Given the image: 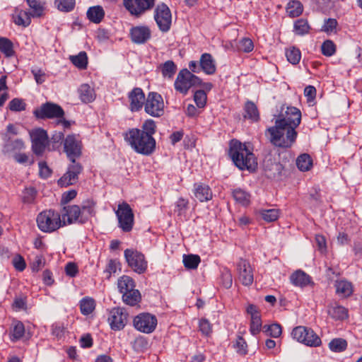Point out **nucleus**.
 I'll list each match as a JSON object with an SVG mask.
<instances>
[{"label":"nucleus","instance_id":"15","mask_svg":"<svg viewBox=\"0 0 362 362\" xmlns=\"http://www.w3.org/2000/svg\"><path fill=\"white\" fill-rule=\"evenodd\" d=\"M157 323L156 316L147 313H140L135 316L133 320L135 329L146 334L152 333L155 330Z\"/></svg>","mask_w":362,"mask_h":362},{"label":"nucleus","instance_id":"34","mask_svg":"<svg viewBox=\"0 0 362 362\" xmlns=\"http://www.w3.org/2000/svg\"><path fill=\"white\" fill-rule=\"evenodd\" d=\"M232 194L233 199L239 204L243 206H247L250 204L251 196L250 193L245 190L240 188H237L233 191Z\"/></svg>","mask_w":362,"mask_h":362},{"label":"nucleus","instance_id":"24","mask_svg":"<svg viewBox=\"0 0 362 362\" xmlns=\"http://www.w3.org/2000/svg\"><path fill=\"white\" fill-rule=\"evenodd\" d=\"M193 192L194 197L201 202H208L213 197V193L209 185L196 182L194 184Z\"/></svg>","mask_w":362,"mask_h":362},{"label":"nucleus","instance_id":"6","mask_svg":"<svg viewBox=\"0 0 362 362\" xmlns=\"http://www.w3.org/2000/svg\"><path fill=\"white\" fill-rule=\"evenodd\" d=\"M202 79L191 73L187 69L180 71L174 83L175 90L184 95L188 93L189 90L193 87L200 85Z\"/></svg>","mask_w":362,"mask_h":362},{"label":"nucleus","instance_id":"14","mask_svg":"<svg viewBox=\"0 0 362 362\" xmlns=\"http://www.w3.org/2000/svg\"><path fill=\"white\" fill-rule=\"evenodd\" d=\"M301 122V112L296 107H287L284 113H281L275 123L287 127H292L293 129L299 126Z\"/></svg>","mask_w":362,"mask_h":362},{"label":"nucleus","instance_id":"51","mask_svg":"<svg viewBox=\"0 0 362 362\" xmlns=\"http://www.w3.org/2000/svg\"><path fill=\"white\" fill-rule=\"evenodd\" d=\"M64 133L62 132H55L49 140V151H54L61 146L64 139Z\"/></svg>","mask_w":362,"mask_h":362},{"label":"nucleus","instance_id":"53","mask_svg":"<svg viewBox=\"0 0 362 362\" xmlns=\"http://www.w3.org/2000/svg\"><path fill=\"white\" fill-rule=\"evenodd\" d=\"M336 45L333 41L330 40H325L321 46L322 54L327 57H331L334 55L336 52Z\"/></svg>","mask_w":362,"mask_h":362},{"label":"nucleus","instance_id":"46","mask_svg":"<svg viewBox=\"0 0 362 362\" xmlns=\"http://www.w3.org/2000/svg\"><path fill=\"white\" fill-rule=\"evenodd\" d=\"M259 214L267 222H273L278 219L280 211L277 209H260Z\"/></svg>","mask_w":362,"mask_h":362},{"label":"nucleus","instance_id":"16","mask_svg":"<svg viewBox=\"0 0 362 362\" xmlns=\"http://www.w3.org/2000/svg\"><path fill=\"white\" fill-rule=\"evenodd\" d=\"M128 314L124 308H114L108 316V322L112 329L119 331L124 329L127 322Z\"/></svg>","mask_w":362,"mask_h":362},{"label":"nucleus","instance_id":"26","mask_svg":"<svg viewBox=\"0 0 362 362\" xmlns=\"http://www.w3.org/2000/svg\"><path fill=\"white\" fill-rule=\"evenodd\" d=\"M30 13L20 8H16L12 13L13 23L19 26L28 27L31 23Z\"/></svg>","mask_w":362,"mask_h":362},{"label":"nucleus","instance_id":"10","mask_svg":"<svg viewBox=\"0 0 362 362\" xmlns=\"http://www.w3.org/2000/svg\"><path fill=\"white\" fill-rule=\"evenodd\" d=\"M124 255L128 265L134 272L141 274L146 271L148 262L144 254L135 250L127 249Z\"/></svg>","mask_w":362,"mask_h":362},{"label":"nucleus","instance_id":"19","mask_svg":"<svg viewBox=\"0 0 362 362\" xmlns=\"http://www.w3.org/2000/svg\"><path fill=\"white\" fill-rule=\"evenodd\" d=\"M64 151L71 163L76 161V158L81 154V142L74 135H69L64 141Z\"/></svg>","mask_w":362,"mask_h":362},{"label":"nucleus","instance_id":"56","mask_svg":"<svg viewBox=\"0 0 362 362\" xmlns=\"http://www.w3.org/2000/svg\"><path fill=\"white\" fill-rule=\"evenodd\" d=\"M37 191L34 187L25 188L23 192V201L24 203L30 204L34 202Z\"/></svg>","mask_w":362,"mask_h":362},{"label":"nucleus","instance_id":"1","mask_svg":"<svg viewBox=\"0 0 362 362\" xmlns=\"http://www.w3.org/2000/svg\"><path fill=\"white\" fill-rule=\"evenodd\" d=\"M96 202L93 199H88L82 202L81 206L68 205L61 211L64 226L73 223H85L95 216Z\"/></svg>","mask_w":362,"mask_h":362},{"label":"nucleus","instance_id":"9","mask_svg":"<svg viewBox=\"0 0 362 362\" xmlns=\"http://www.w3.org/2000/svg\"><path fill=\"white\" fill-rule=\"evenodd\" d=\"M32 150L37 156H42L47 148L49 149V140L47 132L42 128L33 129L30 132Z\"/></svg>","mask_w":362,"mask_h":362},{"label":"nucleus","instance_id":"30","mask_svg":"<svg viewBox=\"0 0 362 362\" xmlns=\"http://www.w3.org/2000/svg\"><path fill=\"white\" fill-rule=\"evenodd\" d=\"M336 293L341 297H349L353 293L352 284L346 280H337L335 282Z\"/></svg>","mask_w":362,"mask_h":362},{"label":"nucleus","instance_id":"4","mask_svg":"<svg viewBox=\"0 0 362 362\" xmlns=\"http://www.w3.org/2000/svg\"><path fill=\"white\" fill-rule=\"evenodd\" d=\"M271 143L280 148H291L296 142L298 133L292 127L288 128L275 123L267 129Z\"/></svg>","mask_w":362,"mask_h":362},{"label":"nucleus","instance_id":"21","mask_svg":"<svg viewBox=\"0 0 362 362\" xmlns=\"http://www.w3.org/2000/svg\"><path fill=\"white\" fill-rule=\"evenodd\" d=\"M129 109L132 112L140 111L145 105L146 98L141 88H134L128 94Z\"/></svg>","mask_w":362,"mask_h":362},{"label":"nucleus","instance_id":"36","mask_svg":"<svg viewBox=\"0 0 362 362\" xmlns=\"http://www.w3.org/2000/svg\"><path fill=\"white\" fill-rule=\"evenodd\" d=\"M296 165L300 171H308L313 166V159L309 154L303 153L297 158Z\"/></svg>","mask_w":362,"mask_h":362},{"label":"nucleus","instance_id":"8","mask_svg":"<svg viewBox=\"0 0 362 362\" xmlns=\"http://www.w3.org/2000/svg\"><path fill=\"white\" fill-rule=\"evenodd\" d=\"M115 214L118 221V227L124 233L130 232L134 224V215L130 205L127 202L119 204Z\"/></svg>","mask_w":362,"mask_h":362},{"label":"nucleus","instance_id":"11","mask_svg":"<svg viewBox=\"0 0 362 362\" xmlns=\"http://www.w3.org/2000/svg\"><path fill=\"white\" fill-rule=\"evenodd\" d=\"M145 112L154 117H159L164 113V102L161 95L156 92H150L144 105Z\"/></svg>","mask_w":362,"mask_h":362},{"label":"nucleus","instance_id":"64","mask_svg":"<svg viewBox=\"0 0 362 362\" xmlns=\"http://www.w3.org/2000/svg\"><path fill=\"white\" fill-rule=\"evenodd\" d=\"M39 165V175L40 177L46 179L49 177L52 174V170L48 167L47 163L45 161H40L38 163Z\"/></svg>","mask_w":362,"mask_h":362},{"label":"nucleus","instance_id":"52","mask_svg":"<svg viewBox=\"0 0 362 362\" xmlns=\"http://www.w3.org/2000/svg\"><path fill=\"white\" fill-rule=\"evenodd\" d=\"M337 21L334 18H328L325 21L322 30L328 35L336 34L337 33Z\"/></svg>","mask_w":362,"mask_h":362},{"label":"nucleus","instance_id":"35","mask_svg":"<svg viewBox=\"0 0 362 362\" xmlns=\"http://www.w3.org/2000/svg\"><path fill=\"white\" fill-rule=\"evenodd\" d=\"M159 69L164 78H173L176 73L177 66L172 60H168L159 66Z\"/></svg>","mask_w":362,"mask_h":362},{"label":"nucleus","instance_id":"7","mask_svg":"<svg viewBox=\"0 0 362 362\" xmlns=\"http://www.w3.org/2000/svg\"><path fill=\"white\" fill-rule=\"evenodd\" d=\"M292 337L297 341L308 346L317 347L322 344L321 339L311 329L305 326H297L291 332Z\"/></svg>","mask_w":362,"mask_h":362},{"label":"nucleus","instance_id":"55","mask_svg":"<svg viewBox=\"0 0 362 362\" xmlns=\"http://www.w3.org/2000/svg\"><path fill=\"white\" fill-rule=\"evenodd\" d=\"M262 328V320L260 315H255L251 318L250 332L252 335L257 334Z\"/></svg>","mask_w":362,"mask_h":362},{"label":"nucleus","instance_id":"22","mask_svg":"<svg viewBox=\"0 0 362 362\" xmlns=\"http://www.w3.org/2000/svg\"><path fill=\"white\" fill-rule=\"evenodd\" d=\"M151 30L146 25L135 26L130 30L131 40L136 44H144L146 42L151 38Z\"/></svg>","mask_w":362,"mask_h":362},{"label":"nucleus","instance_id":"61","mask_svg":"<svg viewBox=\"0 0 362 362\" xmlns=\"http://www.w3.org/2000/svg\"><path fill=\"white\" fill-rule=\"evenodd\" d=\"M119 263L116 259H110L109 260L106 268L104 271V273L106 274V277L110 278L112 274H115L117 272V269L119 266Z\"/></svg>","mask_w":362,"mask_h":362},{"label":"nucleus","instance_id":"33","mask_svg":"<svg viewBox=\"0 0 362 362\" xmlns=\"http://www.w3.org/2000/svg\"><path fill=\"white\" fill-rule=\"evenodd\" d=\"M105 16V11L102 6H95L88 8L87 11V17L90 21L99 23L102 21Z\"/></svg>","mask_w":362,"mask_h":362},{"label":"nucleus","instance_id":"40","mask_svg":"<svg viewBox=\"0 0 362 362\" xmlns=\"http://www.w3.org/2000/svg\"><path fill=\"white\" fill-rule=\"evenodd\" d=\"M303 6L299 1L291 0L287 4L286 12L290 17H298L303 13Z\"/></svg>","mask_w":362,"mask_h":362},{"label":"nucleus","instance_id":"60","mask_svg":"<svg viewBox=\"0 0 362 362\" xmlns=\"http://www.w3.org/2000/svg\"><path fill=\"white\" fill-rule=\"evenodd\" d=\"M139 129L140 131H145L146 134L153 136V135L156 133V125L153 120L147 119L143 123L141 129Z\"/></svg>","mask_w":362,"mask_h":362},{"label":"nucleus","instance_id":"29","mask_svg":"<svg viewBox=\"0 0 362 362\" xmlns=\"http://www.w3.org/2000/svg\"><path fill=\"white\" fill-rule=\"evenodd\" d=\"M25 334V326L21 321L15 320L12 322L9 335L11 341H17L23 338Z\"/></svg>","mask_w":362,"mask_h":362},{"label":"nucleus","instance_id":"50","mask_svg":"<svg viewBox=\"0 0 362 362\" xmlns=\"http://www.w3.org/2000/svg\"><path fill=\"white\" fill-rule=\"evenodd\" d=\"M347 342L341 338L333 339L329 344V348L334 352H341L346 349Z\"/></svg>","mask_w":362,"mask_h":362},{"label":"nucleus","instance_id":"17","mask_svg":"<svg viewBox=\"0 0 362 362\" xmlns=\"http://www.w3.org/2000/svg\"><path fill=\"white\" fill-rule=\"evenodd\" d=\"M83 168L78 163L74 161L68 167L67 171L58 180L57 183L60 187H68L74 185L78 180V175L81 173Z\"/></svg>","mask_w":362,"mask_h":362},{"label":"nucleus","instance_id":"27","mask_svg":"<svg viewBox=\"0 0 362 362\" xmlns=\"http://www.w3.org/2000/svg\"><path fill=\"white\" fill-rule=\"evenodd\" d=\"M78 93L80 100L83 103H92L96 97L94 89L87 83L81 84L78 89Z\"/></svg>","mask_w":362,"mask_h":362},{"label":"nucleus","instance_id":"62","mask_svg":"<svg viewBox=\"0 0 362 362\" xmlns=\"http://www.w3.org/2000/svg\"><path fill=\"white\" fill-rule=\"evenodd\" d=\"M254 49L253 42L249 38H243L239 42V49L244 52H250Z\"/></svg>","mask_w":362,"mask_h":362},{"label":"nucleus","instance_id":"43","mask_svg":"<svg viewBox=\"0 0 362 362\" xmlns=\"http://www.w3.org/2000/svg\"><path fill=\"white\" fill-rule=\"evenodd\" d=\"M189 209V200L183 197H180L175 204L174 212L178 216H185Z\"/></svg>","mask_w":362,"mask_h":362},{"label":"nucleus","instance_id":"39","mask_svg":"<svg viewBox=\"0 0 362 362\" xmlns=\"http://www.w3.org/2000/svg\"><path fill=\"white\" fill-rule=\"evenodd\" d=\"M28 5L31 9L30 15L33 17H40L45 10V4L40 0H26Z\"/></svg>","mask_w":362,"mask_h":362},{"label":"nucleus","instance_id":"57","mask_svg":"<svg viewBox=\"0 0 362 362\" xmlns=\"http://www.w3.org/2000/svg\"><path fill=\"white\" fill-rule=\"evenodd\" d=\"M199 328L202 334L205 336H209L212 332V325L209 321L205 318L200 319Z\"/></svg>","mask_w":362,"mask_h":362},{"label":"nucleus","instance_id":"58","mask_svg":"<svg viewBox=\"0 0 362 362\" xmlns=\"http://www.w3.org/2000/svg\"><path fill=\"white\" fill-rule=\"evenodd\" d=\"M9 109L13 112H21L25 109V103L22 99L14 98L9 102Z\"/></svg>","mask_w":362,"mask_h":362},{"label":"nucleus","instance_id":"25","mask_svg":"<svg viewBox=\"0 0 362 362\" xmlns=\"http://www.w3.org/2000/svg\"><path fill=\"white\" fill-rule=\"evenodd\" d=\"M202 71L207 75H213L216 71V65L212 55L209 53H204L199 59Z\"/></svg>","mask_w":362,"mask_h":362},{"label":"nucleus","instance_id":"37","mask_svg":"<svg viewBox=\"0 0 362 362\" xmlns=\"http://www.w3.org/2000/svg\"><path fill=\"white\" fill-rule=\"evenodd\" d=\"M141 293L139 290L134 288L122 296V300L127 305L134 306L141 300Z\"/></svg>","mask_w":362,"mask_h":362},{"label":"nucleus","instance_id":"59","mask_svg":"<svg viewBox=\"0 0 362 362\" xmlns=\"http://www.w3.org/2000/svg\"><path fill=\"white\" fill-rule=\"evenodd\" d=\"M234 347L237 353L240 356H245L247 354V345L242 337H238Z\"/></svg>","mask_w":362,"mask_h":362},{"label":"nucleus","instance_id":"48","mask_svg":"<svg viewBox=\"0 0 362 362\" xmlns=\"http://www.w3.org/2000/svg\"><path fill=\"white\" fill-rule=\"evenodd\" d=\"M54 5L62 12H70L74 10L76 0H54Z\"/></svg>","mask_w":362,"mask_h":362},{"label":"nucleus","instance_id":"63","mask_svg":"<svg viewBox=\"0 0 362 362\" xmlns=\"http://www.w3.org/2000/svg\"><path fill=\"white\" fill-rule=\"evenodd\" d=\"M12 263L14 268L19 272H23L26 267L25 262L20 255H17L13 257Z\"/></svg>","mask_w":362,"mask_h":362},{"label":"nucleus","instance_id":"12","mask_svg":"<svg viewBox=\"0 0 362 362\" xmlns=\"http://www.w3.org/2000/svg\"><path fill=\"white\" fill-rule=\"evenodd\" d=\"M154 19L159 30L168 32L172 24V14L169 7L164 3L158 4L154 10Z\"/></svg>","mask_w":362,"mask_h":362},{"label":"nucleus","instance_id":"28","mask_svg":"<svg viewBox=\"0 0 362 362\" xmlns=\"http://www.w3.org/2000/svg\"><path fill=\"white\" fill-rule=\"evenodd\" d=\"M328 315L334 320H344L348 318V310L337 304L328 306Z\"/></svg>","mask_w":362,"mask_h":362},{"label":"nucleus","instance_id":"49","mask_svg":"<svg viewBox=\"0 0 362 362\" xmlns=\"http://www.w3.org/2000/svg\"><path fill=\"white\" fill-rule=\"evenodd\" d=\"M310 25L308 21L303 18L298 19L294 23V32L298 35H303L309 33Z\"/></svg>","mask_w":362,"mask_h":362},{"label":"nucleus","instance_id":"3","mask_svg":"<svg viewBox=\"0 0 362 362\" xmlns=\"http://www.w3.org/2000/svg\"><path fill=\"white\" fill-rule=\"evenodd\" d=\"M125 141L136 153L150 156L156 150V141L155 139L146 134L145 131H140L139 129L132 128L128 130L124 134Z\"/></svg>","mask_w":362,"mask_h":362},{"label":"nucleus","instance_id":"54","mask_svg":"<svg viewBox=\"0 0 362 362\" xmlns=\"http://www.w3.org/2000/svg\"><path fill=\"white\" fill-rule=\"evenodd\" d=\"M206 93L204 90H199L194 93V100L199 108H203L206 103Z\"/></svg>","mask_w":362,"mask_h":362},{"label":"nucleus","instance_id":"38","mask_svg":"<svg viewBox=\"0 0 362 362\" xmlns=\"http://www.w3.org/2000/svg\"><path fill=\"white\" fill-rule=\"evenodd\" d=\"M80 310L84 315H88L93 313L95 308V302L93 298L85 297L79 302Z\"/></svg>","mask_w":362,"mask_h":362},{"label":"nucleus","instance_id":"13","mask_svg":"<svg viewBox=\"0 0 362 362\" xmlns=\"http://www.w3.org/2000/svg\"><path fill=\"white\" fill-rule=\"evenodd\" d=\"M125 8L129 13L139 18L151 11L155 6L156 0H123Z\"/></svg>","mask_w":362,"mask_h":362},{"label":"nucleus","instance_id":"5","mask_svg":"<svg viewBox=\"0 0 362 362\" xmlns=\"http://www.w3.org/2000/svg\"><path fill=\"white\" fill-rule=\"evenodd\" d=\"M36 221L39 229L45 233H52L64 226L61 213L52 209L40 213Z\"/></svg>","mask_w":362,"mask_h":362},{"label":"nucleus","instance_id":"45","mask_svg":"<svg viewBox=\"0 0 362 362\" xmlns=\"http://www.w3.org/2000/svg\"><path fill=\"white\" fill-rule=\"evenodd\" d=\"M200 262V257L197 255H185L183 256V264L188 269H197Z\"/></svg>","mask_w":362,"mask_h":362},{"label":"nucleus","instance_id":"23","mask_svg":"<svg viewBox=\"0 0 362 362\" xmlns=\"http://www.w3.org/2000/svg\"><path fill=\"white\" fill-rule=\"evenodd\" d=\"M291 283L298 287L304 288L308 286H314L312 277L305 272L298 269L290 276Z\"/></svg>","mask_w":362,"mask_h":362},{"label":"nucleus","instance_id":"47","mask_svg":"<svg viewBox=\"0 0 362 362\" xmlns=\"http://www.w3.org/2000/svg\"><path fill=\"white\" fill-rule=\"evenodd\" d=\"M71 62L78 68L86 69L88 64V57L85 52H81L78 54L71 56Z\"/></svg>","mask_w":362,"mask_h":362},{"label":"nucleus","instance_id":"31","mask_svg":"<svg viewBox=\"0 0 362 362\" xmlns=\"http://www.w3.org/2000/svg\"><path fill=\"white\" fill-rule=\"evenodd\" d=\"M135 286L136 285L134 279L127 275L121 276L117 281V287L119 291L122 294V296L127 293V292L134 289Z\"/></svg>","mask_w":362,"mask_h":362},{"label":"nucleus","instance_id":"42","mask_svg":"<svg viewBox=\"0 0 362 362\" xmlns=\"http://www.w3.org/2000/svg\"><path fill=\"white\" fill-rule=\"evenodd\" d=\"M286 57L291 64L296 65L300 62L301 59V52L298 48L296 47H290L286 49Z\"/></svg>","mask_w":362,"mask_h":362},{"label":"nucleus","instance_id":"2","mask_svg":"<svg viewBox=\"0 0 362 362\" xmlns=\"http://www.w3.org/2000/svg\"><path fill=\"white\" fill-rule=\"evenodd\" d=\"M228 154L235 165L240 170H247L250 172L256 170L257 167V158L246 144L235 139L230 140Z\"/></svg>","mask_w":362,"mask_h":362},{"label":"nucleus","instance_id":"41","mask_svg":"<svg viewBox=\"0 0 362 362\" xmlns=\"http://www.w3.org/2000/svg\"><path fill=\"white\" fill-rule=\"evenodd\" d=\"M0 52L7 57L13 56L15 51L13 42L6 37H0Z\"/></svg>","mask_w":362,"mask_h":362},{"label":"nucleus","instance_id":"18","mask_svg":"<svg viewBox=\"0 0 362 362\" xmlns=\"http://www.w3.org/2000/svg\"><path fill=\"white\" fill-rule=\"evenodd\" d=\"M35 115L37 118H62L64 115L63 109L58 105L47 103L43 104L40 109L35 110Z\"/></svg>","mask_w":362,"mask_h":362},{"label":"nucleus","instance_id":"44","mask_svg":"<svg viewBox=\"0 0 362 362\" xmlns=\"http://www.w3.org/2000/svg\"><path fill=\"white\" fill-rule=\"evenodd\" d=\"M262 331L266 335L274 338L279 337L282 333L281 326L277 323L264 325L262 327Z\"/></svg>","mask_w":362,"mask_h":362},{"label":"nucleus","instance_id":"20","mask_svg":"<svg viewBox=\"0 0 362 362\" xmlns=\"http://www.w3.org/2000/svg\"><path fill=\"white\" fill-rule=\"evenodd\" d=\"M238 279L244 286H250L254 281L253 271L250 263L240 259L237 264Z\"/></svg>","mask_w":362,"mask_h":362},{"label":"nucleus","instance_id":"32","mask_svg":"<svg viewBox=\"0 0 362 362\" xmlns=\"http://www.w3.org/2000/svg\"><path fill=\"white\" fill-rule=\"evenodd\" d=\"M244 117L252 122H257L259 119V112L257 105L252 101H247L244 107Z\"/></svg>","mask_w":362,"mask_h":362}]
</instances>
